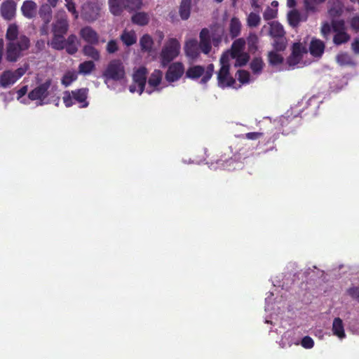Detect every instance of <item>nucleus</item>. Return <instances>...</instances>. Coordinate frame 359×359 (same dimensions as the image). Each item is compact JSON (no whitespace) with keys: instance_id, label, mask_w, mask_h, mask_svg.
Returning <instances> with one entry per match:
<instances>
[{"instance_id":"1","label":"nucleus","mask_w":359,"mask_h":359,"mask_svg":"<svg viewBox=\"0 0 359 359\" xmlns=\"http://www.w3.org/2000/svg\"><path fill=\"white\" fill-rule=\"evenodd\" d=\"M6 57L9 62H16L22 56V52L29 49V39L24 35H19L18 27L16 24H11L6 33Z\"/></svg>"},{"instance_id":"2","label":"nucleus","mask_w":359,"mask_h":359,"mask_svg":"<svg viewBox=\"0 0 359 359\" xmlns=\"http://www.w3.org/2000/svg\"><path fill=\"white\" fill-rule=\"evenodd\" d=\"M105 82L107 81H121L126 77L125 67L119 59L111 60L102 73Z\"/></svg>"},{"instance_id":"3","label":"nucleus","mask_w":359,"mask_h":359,"mask_svg":"<svg viewBox=\"0 0 359 359\" xmlns=\"http://www.w3.org/2000/svg\"><path fill=\"white\" fill-rule=\"evenodd\" d=\"M215 67L213 64H209L206 68L201 65H194L189 67L185 72V77L192 80H196L202 76L201 83L205 84L212 78Z\"/></svg>"},{"instance_id":"4","label":"nucleus","mask_w":359,"mask_h":359,"mask_svg":"<svg viewBox=\"0 0 359 359\" xmlns=\"http://www.w3.org/2000/svg\"><path fill=\"white\" fill-rule=\"evenodd\" d=\"M219 62L221 67L217 72L218 86L222 88L232 86L236 81L229 73V55L226 53L222 54Z\"/></svg>"},{"instance_id":"5","label":"nucleus","mask_w":359,"mask_h":359,"mask_svg":"<svg viewBox=\"0 0 359 359\" xmlns=\"http://www.w3.org/2000/svg\"><path fill=\"white\" fill-rule=\"evenodd\" d=\"M180 44L179 41L174 38L170 39L165 44L160 53V59L163 67L167 66L180 53Z\"/></svg>"},{"instance_id":"6","label":"nucleus","mask_w":359,"mask_h":359,"mask_svg":"<svg viewBox=\"0 0 359 359\" xmlns=\"http://www.w3.org/2000/svg\"><path fill=\"white\" fill-rule=\"evenodd\" d=\"M333 43L335 46H341L348 43L351 39L350 34L346 32V27L344 20H332Z\"/></svg>"},{"instance_id":"7","label":"nucleus","mask_w":359,"mask_h":359,"mask_svg":"<svg viewBox=\"0 0 359 359\" xmlns=\"http://www.w3.org/2000/svg\"><path fill=\"white\" fill-rule=\"evenodd\" d=\"M147 74V69L144 67H140L134 71L133 74V83L129 87L131 93L137 91L141 95L144 92Z\"/></svg>"},{"instance_id":"8","label":"nucleus","mask_w":359,"mask_h":359,"mask_svg":"<svg viewBox=\"0 0 359 359\" xmlns=\"http://www.w3.org/2000/svg\"><path fill=\"white\" fill-rule=\"evenodd\" d=\"M52 83L51 79H47L44 83L36 86L28 93V97L31 100H40V104L43 100L48 96V89Z\"/></svg>"},{"instance_id":"9","label":"nucleus","mask_w":359,"mask_h":359,"mask_svg":"<svg viewBox=\"0 0 359 359\" xmlns=\"http://www.w3.org/2000/svg\"><path fill=\"white\" fill-rule=\"evenodd\" d=\"M307 53L305 46L301 43H294L292 47V53L287 58V64L290 67L297 65L302 60L303 55Z\"/></svg>"},{"instance_id":"10","label":"nucleus","mask_w":359,"mask_h":359,"mask_svg":"<svg viewBox=\"0 0 359 359\" xmlns=\"http://www.w3.org/2000/svg\"><path fill=\"white\" fill-rule=\"evenodd\" d=\"M184 73V66L180 62H176L172 63L166 73L165 79L167 81L171 83L178 81Z\"/></svg>"},{"instance_id":"11","label":"nucleus","mask_w":359,"mask_h":359,"mask_svg":"<svg viewBox=\"0 0 359 359\" xmlns=\"http://www.w3.org/2000/svg\"><path fill=\"white\" fill-rule=\"evenodd\" d=\"M184 50L186 56L192 60L197 59L200 55L198 42L195 39L187 41Z\"/></svg>"},{"instance_id":"12","label":"nucleus","mask_w":359,"mask_h":359,"mask_svg":"<svg viewBox=\"0 0 359 359\" xmlns=\"http://www.w3.org/2000/svg\"><path fill=\"white\" fill-rule=\"evenodd\" d=\"M81 37L88 43L97 45L99 43V35L91 27L86 26L80 30Z\"/></svg>"},{"instance_id":"13","label":"nucleus","mask_w":359,"mask_h":359,"mask_svg":"<svg viewBox=\"0 0 359 359\" xmlns=\"http://www.w3.org/2000/svg\"><path fill=\"white\" fill-rule=\"evenodd\" d=\"M199 38L200 42L198 46L200 50L205 55L209 54L212 49L209 30L207 28L202 29Z\"/></svg>"},{"instance_id":"14","label":"nucleus","mask_w":359,"mask_h":359,"mask_svg":"<svg viewBox=\"0 0 359 359\" xmlns=\"http://www.w3.org/2000/svg\"><path fill=\"white\" fill-rule=\"evenodd\" d=\"M37 4L32 0H26L22 3L21 12L24 17L27 19H32L37 13Z\"/></svg>"},{"instance_id":"15","label":"nucleus","mask_w":359,"mask_h":359,"mask_svg":"<svg viewBox=\"0 0 359 359\" xmlns=\"http://www.w3.org/2000/svg\"><path fill=\"white\" fill-rule=\"evenodd\" d=\"M16 4L13 0H7L2 3L1 6V15L7 20H11L15 13Z\"/></svg>"},{"instance_id":"16","label":"nucleus","mask_w":359,"mask_h":359,"mask_svg":"<svg viewBox=\"0 0 359 359\" xmlns=\"http://www.w3.org/2000/svg\"><path fill=\"white\" fill-rule=\"evenodd\" d=\"M325 48L323 41L320 39H313L311 40L309 46V52L313 57H321Z\"/></svg>"},{"instance_id":"17","label":"nucleus","mask_w":359,"mask_h":359,"mask_svg":"<svg viewBox=\"0 0 359 359\" xmlns=\"http://www.w3.org/2000/svg\"><path fill=\"white\" fill-rule=\"evenodd\" d=\"M68 29L69 23L66 19H59L52 25V32L53 35L65 36Z\"/></svg>"},{"instance_id":"18","label":"nucleus","mask_w":359,"mask_h":359,"mask_svg":"<svg viewBox=\"0 0 359 359\" xmlns=\"http://www.w3.org/2000/svg\"><path fill=\"white\" fill-rule=\"evenodd\" d=\"M88 88H80L72 91L73 98L79 103L82 104V107H87L88 106V102H87L88 97Z\"/></svg>"},{"instance_id":"19","label":"nucleus","mask_w":359,"mask_h":359,"mask_svg":"<svg viewBox=\"0 0 359 359\" xmlns=\"http://www.w3.org/2000/svg\"><path fill=\"white\" fill-rule=\"evenodd\" d=\"M52 8L48 4H43L39 8V14L45 26H48L52 20Z\"/></svg>"},{"instance_id":"20","label":"nucleus","mask_w":359,"mask_h":359,"mask_svg":"<svg viewBox=\"0 0 359 359\" xmlns=\"http://www.w3.org/2000/svg\"><path fill=\"white\" fill-rule=\"evenodd\" d=\"M332 332L333 334L339 337V339H344L346 337L344 332V323L342 320L337 317L335 318L332 323Z\"/></svg>"},{"instance_id":"21","label":"nucleus","mask_w":359,"mask_h":359,"mask_svg":"<svg viewBox=\"0 0 359 359\" xmlns=\"http://www.w3.org/2000/svg\"><path fill=\"white\" fill-rule=\"evenodd\" d=\"M16 81L13 72L10 70L4 71L0 76V86L3 88H7Z\"/></svg>"},{"instance_id":"22","label":"nucleus","mask_w":359,"mask_h":359,"mask_svg":"<svg viewBox=\"0 0 359 359\" xmlns=\"http://www.w3.org/2000/svg\"><path fill=\"white\" fill-rule=\"evenodd\" d=\"M65 48L69 55H74L77 52V37L76 35L71 34L65 39Z\"/></svg>"},{"instance_id":"23","label":"nucleus","mask_w":359,"mask_h":359,"mask_svg":"<svg viewBox=\"0 0 359 359\" xmlns=\"http://www.w3.org/2000/svg\"><path fill=\"white\" fill-rule=\"evenodd\" d=\"M131 21L133 24L145 26L149 22V15L145 12H137L132 16Z\"/></svg>"},{"instance_id":"24","label":"nucleus","mask_w":359,"mask_h":359,"mask_svg":"<svg viewBox=\"0 0 359 359\" xmlns=\"http://www.w3.org/2000/svg\"><path fill=\"white\" fill-rule=\"evenodd\" d=\"M93 44L86 45L83 47V53L85 56L90 57L95 61L100 59V51L93 46Z\"/></svg>"},{"instance_id":"25","label":"nucleus","mask_w":359,"mask_h":359,"mask_svg":"<svg viewBox=\"0 0 359 359\" xmlns=\"http://www.w3.org/2000/svg\"><path fill=\"white\" fill-rule=\"evenodd\" d=\"M121 40L127 46H130L136 43L137 36L134 31L124 30L121 35Z\"/></svg>"},{"instance_id":"26","label":"nucleus","mask_w":359,"mask_h":359,"mask_svg":"<svg viewBox=\"0 0 359 359\" xmlns=\"http://www.w3.org/2000/svg\"><path fill=\"white\" fill-rule=\"evenodd\" d=\"M269 34L272 38L285 36L283 27L278 22H272L270 24Z\"/></svg>"},{"instance_id":"27","label":"nucleus","mask_w":359,"mask_h":359,"mask_svg":"<svg viewBox=\"0 0 359 359\" xmlns=\"http://www.w3.org/2000/svg\"><path fill=\"white\" fill-rule=\"evenodd\" d=\"M153 44V39L149 34H144L140 40L141 50L143 52L149 53L152 49Z\"/></svg>"},{"instance_id":"28","label":"nucleus","mask_w":359,"mask_h":359,"mask_svg":"<svg viewBox=\"0 0 359 359\" xmlns=\"http://www.w3.org/2000/svg\"><path fill=\"white\" fill-rule=\"evenodd\" d=\"M241 23L237 18H232L229 25V32L232 38L237 37L241 33Z\"/></svg>"},{"instance_id":"29","label":"nucleus","mask_w":359,"mask_h":359,"mask_svg":"<svg viewBox=\"0 0 359 359\" xmlns=\"http://www.w3.org/2000/svg\"><path fill=\"white\" fill-rule=\"evenodd\" d=\"M191 0H182L180 6V15L182 20H187L190 16Z\"/></svg>"},{"instance_id":"30","label":"nucleus","mask_w":359,"mask_h":359,"mask_svg":"<svg viewBox=\"0 0 359 359\" xmlns=\"http://www.w3.org/2000/svg\"><path fill=\"white\" fill-rule=\"evenodd\" d=\"M122 4L126 10L137 11L142 8V0H122Z\"/></svg>"},{"instance_id":"31","label":"nucleus","mask_w":359,"mask_h":359,"mask_svg":"<svg viewBox=\"0 0 359 359\" xmlns=\"http://www.w3.org/2000/svg\"><path fill=\"white\" fill-rule=\"evenodd\" d=\"M109 9L114 15H120L124 7L122 4V0H109Z\"/></svg>"},{"instance_id":"32","label":"nucleus","mask_w":359,"mask_h":359,"mask_svg":"<svg viewBox=\"0 0 359 359\" xmlns=\"http://www.w3.org/2000/svg\"><path fill=\"white\" fill-rule=\"evenodd\" d=\"M50 46L55 50H63L65 46V36L53 35L50 41Z\"/></svg>"},{"instance_id":"33","label":"nucleus","mask_w":359,"mask_h":359,"mask_svg":"<svg viewBox=\"0 0 359 359\" xmlns=\"http://www.w3.org/2000/svg\"><path fill=\"white\" fill-rule=\"evenodd\" d=\"M245 42L242 39L234 41L231 45V56L236 57L237 55L243 53L242 50L244 48Z\"/></svg>"},{"instance_id":"34","label":"nucleus","mask_w":359,"mask_h":359,"mask_svg":"<svg viewBox=\"0 0 359 359\" xmlns=\"http://www.w3.org/2000/svg\"><path fill=\"white\" fill-rule=\"evenodd\" d=\"M287 42L285 36L273 38V47L276 51H284L287 47Z\"/></svg>"},{"instance_id":"35","label":"nucleus","mask_w":359,"mask_h":359,"mask_svg":"<svg viewBox=\"0 0 359 359\" xmlns=\"http://www.w3.org/2000/svg\"><path fill=\"white\" fill-rule=\"evenodd\" d=\"M95 65L91 60L85 61L81 63L79 66V72L85 75L91 73L95 69Z\"/></svg>"},{"instance_id":"36","label":"nucleus","mask_w":359,"mask_h":359,"mask_svg":"<svg viewBox=\"0 0 359 359\" xmlns=\"http://www.w3.org/2000/svg\"><path fill=\"white\" fill-rule=\"evenodd\" d=\"M269 63L271 66H277L283 62V57L276 51H271L268 54Z\"/></svg>"},{"instance_id":"37","label":"nucleus","mask_w":359,"mask_h":359,"mask_svg":"<svg viewBox=\"0 0 359 359\" xmlns=\"http://www.w3.org/2000/svg\"><path fill=\"white\" fill-rule=\"evenodd\" d=\"M264 62L261 57H255L250 62V69L253 74H260L264 67Z\"/></svg>"},{"instance_id":"38","label":"nucleus","mask_w":359,"mask_h":359,"mask_svg":"<svg viewBox=\"0 0 359 359\" xmlns=\"http://www.w3.org/2000/svg\"><path fill=\"white\" fill-rule=\"evenodd\" d=\"M162 79L161 72L160 71L154 72L148 80V83L151 87H157Z\"/></svg>"},{"instance_id":"39","label":"nucleus","mask_w":359,"mask_h":359,"mask_svg":"<svg viewBox=\"0 0 359 359\" xmlns=\"http://www.w3.org/2000/svg\"><path fill=\"white\" fill-rule=\"evenodd\" d=\"M326 0H304V8L306 11L316 12L317 11L316 6L323 4Z\"/></svg>"},{"instance_id":"40","label":"nucleus","mask_w":359,"mask_h":359,"mask_svg":"<svg viewBox=\"0 0 359 359\" xmlns=\"http://www.w3.org/2000/svg\"><path fill=\"white\" fill-rule=\"evenodd\" d=\"M288 21L292 27H297L300 22V15L297 10H292L288 13Z\"/></svg>"},{"instance_id":"41","label":"nucleus","mask_w":359,"mask_h":359,"mask_svg":"<svg viewBox=\"0 0 359 359\" xmlns=\"http://www.w3.org/2000/svg\"><path fill=\"white\" fill-rule=\"evenodd\" d=\"M77 79V74L74 72H67L63 76L61 82L65 86H69L73 81Z\"/></svg>"},{"instance_id":"42","label":"nucleus","mask_w":359,"mask_h":359,"mask_svg":"<svg viewBox=\"0 0 359 359\" xmlns=\"http://www.w3.org/2000/svg\"><path fill=\"white\" fill-rule=\"evenodd\" d=\"M236 59L235 67H243L245 66L249 61L250 56L247 53H243L237 55L236 57H231Z\"/></svg>"},{"instance_id":"43","label":"nucleus","mask_w":359,"mask_h":359,"mask_svg":"<svg viewBox=\"0 0 359 359\" xmlns=\"http://www.w3.org/2000/svg\"><path fill=\"white\" fill-rule=\"evenodd\" d=\"M260 17L255 13H250L248 17V25L250 27H256L260 23Z\"/></svg>"},{"instance_id":"44","label":"nucleus","mask_w":359,"mask_h":359,"mask_svg":"<svg viewBox=\"0 0 359 359\" xmlns=\"http://www.w3.org/2000/svg\"><path fill=\"white\" fill-rule=\"evenodd\" d=\"M66 2L65 6L69 12H70L75 20L79 18V12L76 9L75 3L72 0H65Z\"/></svg>"},{"instance_id":"45","label":"nucleus","mask_w":359,"mask_h":359,"mask_svg":"<svg viewBox=\"0 0 359 359\" xmlns=\"http://www.w3.org/2000/svg\"><path fill=\"white\" fill-rule=\"evenodd\" d=\"M277 9H273L268 6L263 13V17L265 20H270L276 18L277 17Z\"/></svg>"},{"instance_id":"46","label":"nucleus","mask_w":359,"mask_h":359,"mask_svg":"<svg viewBox=\"0 0 359 359\" xmlns=\"http://www.w3.org/2000/svg\"><path fill=\"white\" fill-rule=\"evenodd\" d=\"M332 30V22L330 24L327 22H325L322 24L320 33L324 39H328L331 31Z\"/></svg>"},{"instance_id":"47","label":"nucleus","mask_w":359,"mask_h":359,"mask_svg":"<svg viewBox=\"0 0 359 359\" xmlns=\"http://www.w3.org/2000/svg\"><path fill=\"white\" fill-rule=\"evenodd\" d=\"M238 79L242 83H248L250 80V74L245 70L240 69L237 72Z\"/></svg>"},{"instance_id":"48","label":"nucleus","mask_w":359,"mask_h":359,"mask_svg":"<svg viewBox=\"0 0 359 359\" xmlns=\"http://www.w3.org/2000/svg\"><path fill=\"white\" fill-rule=\"evenodd\" d=\"M351 57L347 53H341L337 55V61L341 65H348L351 63Z\"/></svg>"},{"instance_id":"49","label":"nucleus","mask_w":359,"mask_h":359,"mask_svg":"<svg viewBox=\"0 0 359 359\" xmlns=\"http://www.w3.org/2000/svg\"><path fill=\"white\" fill-rule=\"evenodd\" d=\"M107 52L109 54L116 53L118 50V46L116 41L110 40L106 47Z\"/></svg>"},{"instance_id":"50","label":"nucleus","mask_w":359,"mask_h":359,"mask_svg":"<svg viewBox=\"0 0 359 359\" xmlns=\"http://www.w3.org/2000/svg\"><path fill=\"white\" fill-rule=\"evenodd\" d=\"M301 344L305 348H311L314 346V341L309 336H306L302 338Z\"/></svg>"},{"instance_id":"51","label":"nucleus","mask_w":359,"mask_h":359,"mask_svg":"<svg viewBox=\"0 0 359 359\" xmlns=\"http://www.w3.org/2000/svg\"><path fill=\"white\" fill-rule=\"evenodd\" d=\"M73 99L74 98L72 97V93H70L69 91H65L64 93L63 102H64L65 107H72L74 104V102L72 101Z\"/></svg>"},{"instance_id":"52","label":"nucleus","mask_w":359,"mask_h":359,"mask_svg":"<svg viewBox=\"0 0 359 359\" xmlns=\"http://www.w3.org/2000/svg\"><path fill=\"white\" fill-rule=\"evenodd\" d=\"M348 295L359 302V287H352L348 289Z\"/></svg>"},{"instance_id":"53","label":"nucleus","mask_w":359,"mask_h":359,"mask_svg":"<svg viewBox=\"0 0 359 359\" xmlns=\"http://www.w3.org/2000/svg\"><path fill=\"white\" fill-rule=\"evenodd\" d=\"M351 27L356 32H359V15L354 16L351 20Z\"/></svg>"},{"instance_id":"54","label":"nucleus","mask_w":359,"mask_h":359,"mask_svg":"<svg viewBox=\"0 0 359 359\" xmlns=\"http://www.w3.org/2000/svg\"><path fill=\"white\" fill-rule=\"evenodd\" d=\"M263 136L262 133L259 132H250L245 134V137L248 140H257Z\"/></svg>"},{"instance_id":"55","label":"nucleus","mask_w":359,"mask_h":359,"mask_svg":"<svg viewBox=\"0 0 359 359\" xmlns=\"http://www.w3.org/2000/svg\"><path fill=\"white\" fill-rule=\"evenodd\" d=\"M25 69L22 67L13 72L15 80L18 81L20 77H22L25 74Z\"/></svg>"},{"instance_id":"56","label":"nucleus","mask_w":359,"mask_h":359,"mask_svg":"<svg viewBox=\"0 0 359 359\" xmlns=\"http://www.w3.org/2000/svg\"><path fill=\"white\" fill-rule=\"evenodd\" d=\"M351 48L355 54H359V39H356L351 44Z\"/></svg>"},{"instance_id":"57","label":"nucleus","mask_w":359,"mask_h":359,"mask_svg":"<svg viewBox=\"0 0 359 359\" xmlns=\"http://www.w3.org/2000/svg\"><path fill=\"white\" fill-rule=\"evenodd\" d=\"M27 86H22L17 92L18 97H23L24 95H25L27 94Z\"/></svg>"},{"instance_id":"58","label":"nucleus","mask_w":359,"mask_h":359,"mask_svg":"<svg viewBox=\"0 0 359 359\" xmlns=\"http://www.w3.org/2000/svg\"><path fill=\"white\" fill-rule=\"evenodd\" d=\"M297 5L296 0H287V6L289 8H294Z\"/></svg>"},{"instance_id":"59","label":"nucleus","mask_w":359,"mask_h":359,"mask_svg":"<svg viewBox=\"0 0 359 359\" xmlns=\"http://www.w3.org/2000/svg\"><path fill=\"white\" fill-rule=\"evenodd\" d=\"M329 13H330V15H333V16H336V15H340L339 11L337 10H336L335 8L330 9Z\"/></svg>"},{"instance_id":"60","label":"nucleus","mask_w":359,"mask_h":359,"mask_svg":"<svg viewBox=\"0 0 359 359\" xmlns=\"http://www.w3.org/2000/svg\"><path fill=\"white\" fill-rule=\"evenodd\" d=\"M84 18L88 21H93V20H95L96 18H97V15H94V16H88L87 15V13H85L84 14Z\"/></svg>"},{"instance_id":"61","label":"nucleus","mask_w":359,"mask_h":359,"mask_svg":"<svg viewBox=\"0 0 359 359\" xmlns=\"http://www.w3.org/2000/svg\"><path fill=\"white\" fill-rule=\"evenodd\" d=\"M59 0H48V5L52 6L53 8L56 7L57 2Z\"/></svg>"},{"instance_id":"62","label":"nucleus","mask_w":359,"mask_h":359,"mask_svg":"<svg viewBox=\"0 0 359 359\" xmlns=\"http://www.w3.org/2000/svg\"><path fill=\"white\" fill-rule=\"evenodd\" d=\"M46 27H47V26H45V25H43V27L41 28V34H46Z\"/></svg>"},{"instance_id":"63","label":"nucleus","mask_w":359,"mask_h":359,"mask_svg":"<svg viewBox=\"0 0 359 359\" xmlns=\"http://www.w3.org/2000/svg\"><path fill=\"white\" fill-rule=\"evenodd\" d=\"M271 5H272L273 6H278V1H272V3H271Z\"/></svg>"},{"instance_id":"64","label":"nucleus","mask_w":359,"mask_h":359,"mask_svg":"<svg viewBox=\"0 0 359 359\" xmlns=\"http://www.w3.org/2000/svg\"><path fill=\"white\" fill-rule=\"evenodd\" d=\"M217 3H222L224 0H214Z\"/></svg>"}]
</instances>
